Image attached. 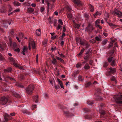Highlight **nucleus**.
Segmentation results:
<instances>
[{"mask_svg": "<svg viewBox=\"0 0 122 122\" xmlns=\"http://www.w3.org/2000/svg\"><path fill=\"white\" fill-rule=\"evenodd\" d=\"M23 34L22 33H20L19 34L18 36L20 38H21L23 37Z\"/></svg>", "mask_w": 122, "mask_h": 122, "instance_id": "nucleus-44", "label": "nucleus"}, {"mask_svg": "<svg viewBox=\"0 0 122 122\" xmlns=\"http://www.w3.org/2000/svg\"><path fill=\"white\" fill-rule=\"evenodd\" d=\"M86 30L89 33H90L92 32L93 29L92 26L90 24L88 25V26L86 27Z\"/></svg>", "mask_w": 122, "mask_h": 122, "instance_id": "nucleus-11", "label": "nucleus"}, {"mask_svg": "<svg viewBox=\"0 0 122 122\" xmlns=\"http://www.w3.org/2000/svg\"><path fill=\"white\" fill-rule=\"evenodd\" d=\"M13 95L15 97L17 98H20V95L16 92H14L13 93Z\"/></svg>", "mask_w": 122, "mask_h": 122, "instance_id": "nucleus-35", "label": "nucleus"}, {"mask_svg": "<svg viewBox=\"0 0 122 122\" xmlns=\"http://www.w3.org/2000/svg\"><path fill=\"white\" fill-rule=\"evenodd\" d=\"M66 8L67 10H68L69 12L71 10V7L69 6H67L66 7Z\"/></svg>", "mask_w": 122, "mask_h": 122, "instance_id": "nucleus-54", "label": "nucleus"}, {"mask_svg": "<svg viewBox=\"0 0 122 122\" xmlns=\"http://www.w3.org/2000/svg\"><path fill=\"white\" fill-rule=\"evenodd\" d=\"M81 45H84L86 48H88L90 46L88 43L85 40H83V41H81Z\"/></svg>", "mask_w": 122, "mask_h": 122, "instance_id": "nucleus-10", "label": "nucleus"}, {"mask_svg": "<svg viewBox=\"0 0 122 122\" xmlns=\"http://www.w3.org/2000/svg\"><path fill=\"white\" fill-rule=\"evenodd\" d=\"M6 78H9L10 79V80H11V81H13L14 80V79L13 78L10 77L9 76H6Z\"/></svg>", "mask_w": 122, "mask_h": 122, "instance_id": "nucleus-58", "label": "nucleus"}, {"mask_svg": "<svg viewBox=\"0 0 122 122\" xmlns=\"http://www.w3.org/2000/svg\"><path fill=\"white\" fill-rule=\"evenodd\" d=\"M33 99L34 101L36 103H37L38 102V97L37 95L33 97Z\"/></svg>", "mask_w": 122, "mask_h": 122, "instance_id": "nucleus-25", "label": "nucleus"}, {"mask_svg": "<svg viewBox=\"0 0 122 122\" xmlns=\"http://www.w3.org/2000/svg\"><path fill=\"white\" fill-rule=\"evenodd\" d=\"M19 77L21 80H23L24 78V76L22 75H20V76H19Z\"/></svg>", "mask_w": 122, "mask_h": 122, "instance_id": "nucleus-57", "label": "nucleus"}, {"mask_svg": "<svg viewBox=\"0 0 122 122\" xmlns=\"http://www.w3.org/2000/svg\"><path fill=\"white\" fill-rule=\"evenodd\" d=\"M101 14V13L97 11L96 13L93 14L95 18H96V16L97 15H100Z\"/></svg>", "mask_w": 122, "mask_h": 122, "instance_id": "nucleus-28", "label": "nucleus"}, {"mask_svg": "<svg viewBox=\"0 0 122 122\" xmlns=\"http://www.w3.org/2000/svg\"><path fill=\"white\" fill-rule=\"evenodd\" d=\"M12 45H13V46L14 49L16 47L17 45L15 43H14L13 44H11V43H10V45L11 46Z\"/></svg>", "mask_w": 122, "mask_h": 122, "instance_id": "nucleus-46", "label": "nucleus"}, {"mask_svg": "<svg viewBox=\"0 0 122 122\" xmlns=\"http://www.w3.org/2000/svg\"><path fill=\"white\" fill-rule=\"evenodd\" d=\"M34 89V86L33 85H29L25 89L26 93L29 95L32 94Z\"/></svg>", "mask_w": 122, "mask_h": 122, "instance_id": "nucleus-4", "label": "nucleus"}, {"mask_svg": "<svg viewBox=\"0 0 122 122\" xmlns=\"http://www.w3.org/2000/svg\"><path fill=\"white\" fill-rule=\"evenodd\" d=\"M13 4L14 5L19 6L20 5V4L19 2L16 1H15L13 2Z\"/></svg>", "mask_w": 122, "mask_h": 122, "instance_id": "nucleus-34", "label": "nucleus"}, {"mask_svg": "<svg viewBox=\"0 0 122 122\" xmlns=\"http://www.w3.org/2000/svg\"><path fill=\"white\" fill-rule=\"evenodd\" d=\"M82 65L81 64V63H77L76 64V67L77 68L80 67Z\"/></svg>", "mask_w": 122, "mask_h": 122, "instance_id": "nucleus-51", "label": "nucleus"}, {"mask_svg": "<svg viewBox=\"0 0 122 122\" xmlns=\"http://www.w3.org/2000/svg\"><path fill=\"white\" fill-rule=\"evenodd\" d=\"M109 25L110 26H114L115 27H119V25H115L114 24H113L112 23H109Z\"/></svg>", "mask_w": 122, "mask_h": 122, "instance_id": "nucleus-45", "label": "nucleus"}, {"mask_svg": "<svg viewBox=\"0 0 122 122\" xmlns=\"http://www.w3.org/2000/svg\"><path fill=\"white\" fill-rule=\"evenodd\" d=\"M75 4L78 6L81 7L83 5L82 2L79 0H72Z\"/></svg>", "mask_w": 122, "mask_h": 122, "instance_id": "nucleus-12", "label": "nucleus"}, {"mask_svg": "<svg viewBox=\"0 0 122 122\" xmlns=\"http://www.w3.org/2000/svg\"><path fill=\"white\" fill-rule=\"evenodd\" d=\"M95 25L97 27H98L100 29H102L101 26L97 24L96 25Z\"/></svg>", "mask_w": 122, "mask_h": 122, "instance_id": "nucleus-61", "label": "nucleus"}, {"mask_svg": "<svg viewBox=\"0 0 122 122\" xmlns=\"http://www.w3.org/2000/svg\"><path fill=\"white\" fill-rule=\"evenodd\" d=\"M64 114L66 117H67L73 116V114H72L69 113L68 111H64Z\"/></svg>", "mask_w": 122, "mask_h": 122, "instance_id": "nucleus-16", "label": "nucleus"}, {"mask_svg": "<svg viewBox=\"0 0 122 122\" xmlns=\"http://www.w3.org/2000/svg\"><path fill=\"white\" fill-rule=\"evenodd\" d=\"M92 85V84L90 82H88L85 84V87L86 88L89 87Z\"/></svg>", "mask_w": 122, "mask_h": 122, "instance_id": "nucleus-26", "label": "nucleus"}, {"mask_svg": "<svg viewBox=\"0 0 122 122\" xmlns=\"http://www.w3.org/2000/svg\"><path fill=\"white\" fill-rule=\"evenodd\" d=\"M89 7L90 11L92 12H93L94 10L93 6L91 4H89Z\"/></svg>", "mask_w": 122, "mask_h": 122, "instance_id": "nucleus-27", "label": "nucleus"}, {"mask_svg": "<svg viewBox=\"0 0 122 122\" xmlns=\"http://www.w3.org/2000/svg\"><path fill=\"white\" fill-rule=\"evenodd\" d=\"M27 10L28 12L31 13L33 12L34 11V9L32 8H29L27 9Z\"/></svg>", "mask_w": 122, "mask_h": 122, "instance_id": "nucleus-33", "label": "nucleus"}, {"mask_svg": "<svg viewBox=\"0 0 122 122\" xmlns=\"http://www.w3.org/2000/svg\"><path fill=\"white\" fill-rule=\"evenodd\" d=\"M76 41L78 43L80 42V44H81V41H83V40H81L80 38L78 37H77L76 39Z\"/></svg>", "mask_w": 122, "mask_h": 122, "instance_id": "nucleus-36", "label": "nucleus"}, {"mask_svg": "<svg viewBox=\"0 0 122 122\" xmlns=\"http://www.w3.org/2000/svg\"><path fill=\"white\" fill-rule=\"evenodd\" d=\"M78 79L79 81H83L84 78L82 76L80 75L78 77Z\"/></svg>", "mask_w": 122, "mask_h": 122, "instance_id": "nucleus-32", "label": "nucleus"}, {"mask_svg": "<svg viewBox=\"0 0 122 122\" xmlns=\"http://www.w3.org/2000/svg\"><path fill=\"white\" fill-rule=\"evenodd\" d=\"M28 47L26 46H24L23 49L22 54L23 55H25V53H27L28 51Z\"/></svg>", "mask_w": 122, "mask_h": 122, "instance_id": "nucleus-17", "label": "nucleus"}, {"mask_svg": "<svg viewBox=\"0 0 122 122\" xmlns=\"http://www.w3.org/2000/svg\"><path fill=\"white\" fill-rule=\"evenodd\" d=\"M9 59L11 62L13 63V65L15 66L16 67L20 69H23V67L22 66L15 63V60L12 57H9Z\"/></svg>", "mask_w": 122, "mask_h": 122, "instance_id": "nucleus-5", "label": "nucleus"}, {"mask_svg": "<svg viewBox=\"0 0 122 122\" xmlns=\"http://www.w3.org/2000/svg\"><path fill=\"white\" fill-rule=\"evenodd\" d=\"M67 17L69 19H71L72 18V15L70 13H67Z\"/></svg>", "mask_w": 122, "mask_h": 122, "instance_id": "nucleus-38", "label": "nucleus"}, {"mask_svg": "<svg viewBox=\"0 0 122 122\" xmlns=\"http://www.w3.org/2000/svg\"><path fill=\"white\" fill-rule=\"evenodd\" d=\"M8 100L7 98L3 97L0 99V103L2 105H5L7 103Z\"/></svg>", "mask_w": 122, "mask_h": 122, "instance_id": "nucleus-7", "label": "nucleus"}, {"mask_svg": "<svg viewBox=\"0 0 122 122\" xmlns=\"http://www.w3.org/2000/svg\"><path fill=\"white\" fill-rule=\"evenodd\" d=\"M22 111L23 113L28 114H29V112L26 110H23Z\"/></svg>", "mask_w": 122, "mask_h": 122, "instance_id": "nucleus-41", "label": "nucleus"}, {"mask_svg": "<svg viewBox=\"0 0 122 122\" xmlns=\"http://www.w3.org/2000/svg\"><path fill=\"white\" fill-rule=\"evenodd\" d=\"M100 22V20H98L96 21L95 25L97 24H98Z\"/></svg>", "mask_w": 122, "mask_h": 122, "instance_id": "nucleus-63", "label": "nucleus"}, {"mask_svg": "<svg viewBox=\"0 0 122 122\" xmlns=\"http://www.w3.org/2000/svg\"><path fill=\"white\" fill-rule=\"evenodd\" d=\"M12 70V68L10 67H9L7 69H5L4 72L5 73H7L8 72H11Z\"/></svg>", "mask_w": 122, "mask_h": 122, "instance_id": "nucleus-24", "label": "nucleus"}, {"mask_svg": "<svg viewBox=\"0 0 122 122\" xmlns=\"http://www.w3.org/2000/svg\"><path fill=\"white\" fill-rule=\"evenodd\" d=\"M91 56L90 55H85L84 57V58L86 60L88 61L90 58Z\"/></svg>", "mask_w": 122, "mask_h": 122, "instance_id": "nucleus-21", "label": "nucleus"}, {"mask_svg": "<svg viewBox=\"0 0 122 122\" xmlns=\"http://www.w3.org/2000/svg\"><path fill=\"white\" fill-rule=\"evenodd\" d=\"M108 65V63L107 62H105L104 65L103 66L104 67H106Z\"/></svg>", "mask_w": 122, "mask_h": 122, "instance_id": "nucleus-64", "label": "nucleus"}, {"mask_svg": "<svg viewBox=\"0 0 122 122\" xmlns=\"http://www.w3.org/2000/svg\"><path fill=\"white\" fill-rule=\"evenodd\" d=\"M102 38V37L100 35L96 36L95 38V40L98 41H101Z\"/></svg>", "mask_w": 122, "mask_h": 122, "instance_id": "nucleus-19", "label": "nucleus"}, {"mask_svg": "<svg viewBox=\"0 0 122 122\" xmlns=\"http://www.w3.org/2000/svg\"><path fill=\"white\" fill-rule=\"evenodd\" d=\"M57 80L59 84L60 85L62 83V81L59 79H57Z\"/></svg>", "mask_w": 122, "mask_h": 122, "instance_id": "nucleus-56", "label": "nucleus"}, {"mask_svg": "<svg viewBox=\"0 0 122 122\" xmlns=\"http://www.w3.org/2000/svg\"><path fill=\"white\" fill-rule=\"evenodd\" d=\"M0 11L1 13H5L6 11L5 7L4 6L2 7L0 9Z\"/></svg>", "mask_w": 122, "mask_h": 122, "instance_id": "nucleus-22", "label": "nucleus"}, {"mask_svg": "<svg viewBox=\"0 0 122 122\" xmlns=\"http://www.w3.org/2000/svg\"><path fill=\"white\" fill-rule=\"evenodd\" d=\"M10 33L12 36H13L15 34V32L13 29H12L10 31Z\"/></svg>", "mask_w": 122, "mask_h": 122, "instance_id": "nucleus-49", "label": "nucleus"}, {"mask_svg": "<svg viewBox=\"0 0 122 122\" xmlns=\"http://www.w3.org/2000/svg\"><path fill=\"white\" fill-rule=\"evenodd\" d=\"M10 24L11 22H9V21L8 20H5L3 22L2 26L3 27H5V28H7L8 27L7 24L10 25Z\"/></svg>", "mask_w": 122, "mask_h": 122, "instance_id": "nucleus-13", "label": "nucleus"}, {"mask_svg": "<svg viewBox=\"0 0 122 122\" xmlns=\"http://www.w3.org/2000/svg\"><path fill=\"white\" fill-rule=\"evenodd\" d=\"M84 16L85 17L86 19H88L89 16V15L87 13H86L84 14Z\"/></svg>", "mask_w": 122, "mask_h": 122, "instance_id": "nucleus-50", "label": "nucleus"}, {"mask_svg": "<svg viewBox=\"0 0 122 122\" xmlns=\"http://www.w3.org/2000/svg\"><path fill=\"white\" fill-rule=\"evenodd\" d=\"M85 50V49L84 48H82L81 50V51L80 52V53L78 54V56H80L81 55L83 52Z\"/></svg>", "mask_w": 122, "mask_h": 122, "instance_id": "nucleus-42", "label": "nucleus"}, {"mask_svg": "<svg viewBox=\"0 0 122 122\" xmlns=\"http://www.w3.org/2000/svg\"><path fill=\"white\" fill-rule=\"evenodd\" d=\"M115 40H112L111 41L110 43L108 46V48L109 49L112 47L113 46V43L115 42Z\"/></svg>", "mask_w": 122, "mask_h": 122, "instance_id": "nucleus-20", "label": "nucleus"}, {"mask_svg": "<svg viewBox=\"0 0 122 122\" xmlns=\"http://www.w3.org/2000/svg\"><path fill=\"white\" fill-rule=\"evenodd\" d=\"M114 14L117 15V17L119 18H122V12L118 10L117 9L115 10V11L113 12Z\"/></svg>", "mask_w": 122, "mask_h": 122, "instance_id": "nucleus-9", "label": "nucleus"}, {"mask_svg": "<svg viewBox=\"0 0 122 122\" xmlns=\"http://www.w3.org/2000/svg\"><path fill=\"white\" fill-rule=\"evenodd\" d=\"M41 30L40 29L37 30L36 31V34L37 36H39L41 34Z\"/></svg>", "mask_w": 122, "mask_h": 122, "instance_id": "nucleus-23", "label": "nucleus"}, {"mask_svg": "<svg viewBox=\"0 0 122 122\" xmlns=\"http://www.w3.org/2000/svg\"><path fill=\"white\" fill-rule=\"evenodd\" d=\"M31 45L32 46V48L35 49L36 48L35 44L34 42L32 41L31 43Z\"/></svg>", "mask_w": 122, "mask_h": 122, "instance_id": "nucleus-47", "label": "nucleus"}, {"mask_svg": "<svg viewBox=\"0 0 122 122\" xmlns=\"http://www.w3.org/2000/svg\"><path fill=\"white\" fill-rule=\"evenodd\" d=\"M55 87L56 89H58L60 88V87L59 85H57L56 84H55Z\"/></svg>", "mask_w": 122, "mask_h": 122, "instance_id": "nucleus-53", "label": "nucleus"}, {"mask_svg": "<svg viewBox=\"0 0 122 122\" xmlns=\"http://www.w3.org/2000/svg\"><path fill=\"white\" fill-rule=\"evenodd\" d=\"M101 90L99 88H98L96 90V91L95 95L96 96H97V97L96 98V100L97 101H102V98L98 95L99 94L101 93Z\"/></svg>", "mask_w": 122, "mask_h": 122, "instance_id": "nucleus-6", "label": "nucleus"}, {"mask_svg": "<svg viewBox=\"0 0 122 122\" xmlns=\"http://www.w3.org/2000/svg\"><path fill=\"white\" fill-rule=\"evenodd\" d=\"M52 62L54 65H56L57 64V61L54 58H53V60L52 61Z\"/></svg>", "mask_w": 122, "mask_h": 122, "instance_id": "nucleus-30", "label": "nucleus"}, {"mask_svg": "<svg viewBox=\"0 0 122 122\" xmlns=\"http://www.w3.org/2000/svg\"><path fill=\"white\" fill-rule=\"evenodd\" d=\"M108 62L110 63V65L112 66L116 65V59L113 58L112 57L110 56L108 59Z\"/></svg>", "mask_w": 122, "mask_h": 122, "instance_id": "nucleus-3", "label": "nucleus"}, {"mask_svg": "<svg viewBox=\"0 0 122 122\" xmlns=\"http://www.w3.org/2000/svg\"><path fill=\"white\" fill-rule=\"evenodd\" d=\"M58 107L59 108L62 109H63L64 108V106L61 104H60L58 106Z\"/></svg>", "mask_w": 122, "mask_h": 122, "instance_id": "nucleus-60", "label": "nucleus"}, {"mask_svg": "<svg viewBox=\"0 0 122 122\" xmlns=\"http://www.w3.org/2000/svg\"><path fill=\"white\" fill-rule=\"evenodd\" d=\"M56 59L60 61L62 63H64V60L61 58L57 56L56 57Z\"/></svg>", "mask_w": 122, "mask_h": 122, "instance_id": "nucleus-29", "label": "nucleus"}, {"mask_svg": "<svg viewBox=\"0 0 122 122\" xmlns=\"http://www.w3.org/2000/svg\"><path fill=\"white\" fill-rule=\"evenodd\" d=\"M4 59V57L2 56V55L0 54V60H2Z\"/></svg>", "mask_w": 122, "mask_h": 122, "instance_id": "nucleus-62", "label": "nucleus"}, {"mask_svg": "<svg viewBox=\"0 0 122 122\" xmlns=\"http://www.w3.org/2000/svg\"><path fill=\"white\" fill-rule=\"evenodd\" d=\"M118 45L116 43H115L114 44V45L113 48L111 49L110 51L109 54L110 55H112V54L114 53V51L116 50V47H118Z\"/></svg>", "mask_w": 122, "mask_h": 122, "instance_id": "nucleus-14", "label": "nucleus"}, {"mask_svg": "<svg viewBox=\"0 0 122 122\" xmlns=\"http://www.w3.org/2000/svg\"><path fill=\"white\" fill-rule=\"evenodd\" d=\"M45 8L43 7H41L40 9V11L41 12H43L45 10Z\"/></svg>", "mask_w": 122, "mask_h": 122, "instance_id": "nucleus-55", "label": "nucleus"}, {"mask_svg": "<svg viewBox=\"0 0 122 122\" xmlns=\"http://www.w3.org/2000/svg\"><path fill=\"white\" fill-rule=\"evenodd\" d=\"M84 111L85 113L90 112V111L89 109L86 108L84 109Z\"/></svg>", "mask_w": 122, "mask_h": 122, "instance_id": "nucleus-48", "label": "nucleus"}, {"mask_svg": "<svg viewBox=\"0 0 122 122\" xmlns=\"http://www.w3.org/2000/svg\"><path fill=\"white\" fill-rule=\"evenodd\" d=\"M80 26V25H79L75 23V24L74 26L75 28H76L77 29H78L79 28Z\"/></svg>", "mask_w": 122, "mask_h": 122, "instance_id": "nucleus-52", "label": "nucleus"}, {"mask_svg": "<svg viewBox=\"0 0 122 122\" xmlns=\"http://www.w3.org/2000/svg\"><path fill=\"white\" fill-rule=\"evenodd\" d=\"M116 71V70L115 68L110 67L109 69L108 72L107 73V75L108 76L110 75L111 74H113Z\"/></svg>", "mask_w": 122, "mask_h": 122, "instance_id": "nucleus-8", "label": "nucleus"}, {"mask_svg": "<svg viewBox=\"0 0 122 122\" xmlns=\"http://www.w3.org/2000/svg\"><path fill=\"white\" fill-rule=\"evenodd\" d=\"M6 47V44L5 43L0 44V50L1 51H3L4 49V48Z\"/></svg>", "mask_w": 122, "mask_h": 122, "instance_id": "nucleus-15", "label": "nucleus"}, {"mask_svg": "<svg viewBox=\"0 0 122 122\" xmlns=\"http://www.w3.org/2000/svg\"><path fill=\"white\" fill-rule=\"evenodd\" d=\"M84 68L85 69H87L90 68V67L88 64H86L84 66Z\"/></svg>", "mask_w": 122, "mask_h": 122, "instance_id": "nucleus-43", "label": "nucleus"}, {"mask_svg": "<svg viewBox=\"0 0 122 122\" xmlns=\"http://www.w3.org/2000/svg\"><path fill=\"white\" fill-rule=\"evenodd\" d=\"M107 40L106 39H105L102 42V44L103 45H105L107 42Z\"/></svg>", "mask_w": 122, "mask_h": 122, "instance_id": "nucleus-40", "label": "nucleus"}, {"mask_svg": "<svg viewBox=\"0 0 122 122\" xmlns=\"http://www.w3.org/2000/svg\"><path fill=\"white\" fill-rule=\"evenodd\" d=\"M105 106V105L103 103H101L100 104V107H99V112L100 114L101 117L102 118H106L108 115L107 113L102 108Z\"/></svg>", "mask_w": 122, "mask_h": 122, "instance_id": "nucleus-1", "label": "nucleus"}, {"mask_svg": "<svg viewBox=\"0 0 122 122\" xmlns=\"http://www.w3.org/2000/svg\"><path fill=\"white\" fill-rule=\"evenodd\" d=\"M10 116L7 114H6L4 116V118L5 120L6 121H8L9 119V117Z\"/></svg>", "mask_w": 122, "mask_h": 122, "instance_id": "nucleus-31", "label": "nucleus"}, {"mask_svg": "<svg viewBox=\"0 0 122 122\" xmlns=\"http://www.w3.org/2000/svg\"><path fill=\"white\" fill-rule=\"evenodd\" d=\"M113 97L117 104H122V95H116L115 96Z\"/></svg>", "mask_w": 122, "mask_h": 122, "instance_id": "nucleus-2", "label": "nucleus"}, {"mask_svg": "<svg viewBox=\"0 0 122 122\" xmlns=\"http://www.w3.org/2000/svg\"><path fill=\"white\" fill-rule=\"evenodd\" d=\"M49 4L50 3H48L47 4V12L49 11V9H50V7H49Z\"/></svg>", "mask_w": 122, "mask_h": 122, "instance_id": "nucleus-59", "label": "nucleus"}, {"mask_svg": "<svg viewBox=\"0 0 122 122\" xmlns=\"http://www.w3.org/2000/svg\"><path fill=\"white\" fill-rule=\"evenodd\" d=\"M111 80L112 81H114L115 84H116L117 81L115 77L113 76L111 77Z\"/></svg>", "mask_w": 122, "mask_h": 122, "instance_id": "nucleus-37", "label": "nucleus"}, {"mask_svg": "<svg viewBox=\"0 0 122 122\" xmlns=\"http://www.w3.org/2000/svg\"><path fill=\"white\" fill-rule=\"evenodd\" d=\"M87 104L89 105H92L94 103L93 101H88L87 102Z\"/></svg>", "mask_w": 122, "mask_h": 122, "instance_id": "nucleus-39", "label": "nucleus"}, {"mask_svg": "<svg viewBox=\"0 0 122 122\" xmlns=\"http://www.w3.org/2000/svg\"><path fill=\"white\" fill-rule=\"evenodd\" d=\"M94 116V115L92 113L91 115H90V114L89 115H87L85 116V118L87 119H90Z\"/></svg>", "mask_w": 122, "mask_h": 122, "instance_id": "nucleus-18", "label": "nucleus"}]
</instances>
